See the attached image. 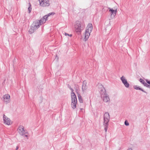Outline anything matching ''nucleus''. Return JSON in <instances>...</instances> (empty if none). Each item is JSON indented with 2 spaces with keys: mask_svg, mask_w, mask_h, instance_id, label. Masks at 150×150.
Here are the masks:
<instances>
[{
  "mask_svg": "<svg viewBox=\"0 0 150 150\" xmlns=\"http://www.w3.org/2000/svg\"><path fill=\"white\" fill-rule=\"evenodd\" d=\"M110 118L109 113L108 112H105L104 115L103 125L106 132H107L108 129V122L110 120Z\"/></svg>",
  "mask_w": 150,
  "mask_h": 150,
  "instance_id": "obj_1",
  "label": "nucleus"
},
{
  "mask_svg": "<svg viewBox=\"0 0 150 150\" xmlns=\"http://www.w3.org/2000/svg\"><path fill=\"white\" fill-rule=\"evenodd\" d=\"M87 28V29L86 30L85 34V39L86 41L88 39L90 35V33L93 29L92 24L90 23L88 24Z\"/></svg>",
  "mask_w": 150,
  "mask_h": 150,
  "instance_id": "obj_2",
  "label": "nucleus"
},
{
  "mask_svg": "<svg viewBox=\"0 0 150 150\" xmlns=\"http://www.w3.org/2000/svg\"><path fill=\"white\" fill-rule=\"evenodd\" d=\"M74 27L76 32L79 34L80 33L81 30H83L82 27L81 26V22L79 21L75 22Z\"/></svg>",
  "mask_w": 150,
  "mask_h": 150,
  "instance_id": "obj_3",
  "label": "nucleus"
},
{
  "mask_svg": "<svg viewBox=\"0 0 150 150\" xmlns=\"http://www.w3.org/2000/svg\"><path fill=\"white\" fill-rule=\"evenodd\" d=\"M71 106L73 109L76 108V105L77 103V100L76 96L74 93H72L71 94Z\"/></svg>",
  "mask_w": 150,
  "mask_h": 150,
  "instance_id": "obj_4",
  "label": "nucleus"
},
{
  "mask_svg": "<svg viewBox=\"0 0 150 150\" xmlns=\"http://www.w3.org/2000/svg\"><path fill=\"white\" fill-rule=\"evenodd\" d=\"M54 14V13L53 12L50 13H48L47 15L44 16L40 20H38V22L39 23V24H40V25H41L45 23L46 22V21L47 20V18L49 16L51 15H53Z\"/></svg>",
  "mask_w": 150,
  "mask_h": 150,
  "instance_id": "obj_5",
  "label": "nucleus"
},
{
  "mask_svg": "<svg viewBox=\"0 0 150 150\" xmlns=\"http://www.w3.org/2000/svg\"><path fill=\"white\" fill-rule=\"evenodd\" d=\"M40 3V5L42 7L49 6L50 4L48 0H39Z\"/></svg>",
  "mask_w": 150,
  "mask_h": 150,
  "instance_id": "obj_6",
  "label": "nucleus"
},
{
  "mask_svg": "<svg viewBox=\"0 0 150 150\" xmlns=\"http://www.w3.org/2000/svg\"><path fill=\"white\" fill-rule=\"evenodd\" d=\"M120 79L124 86L126 88H128L129 86V84L127 82V79L125 77L122 76L120 78Z\"/></svg>",
  "mask_w": 150,
  "mask_h": 150,
  "instance_id": "obj_7",
  "label": "nucleus"
},
{
  "mask_svg": "<svg viewBox=\"0 0 150 150\" xmlns=\"http://www.w3.org/2000/svg\"><path fill=\"white\" fill-rule=\"evenodd\" d=\"M24 128L23 126L20 125L18 129V131L19 133L21 135H23L26 133L24 129Z\"/></svg>",
  "mask_w": 150,
  "mask_h": 150,
  "instance_id": "obj_8",
  "label": "nucleus"
},
{
  "mask_svg": "<svg viewBox=\"0 0 150 150\" xmlns=\"http://www.w3.org/2000/svg\"><path fill=\"white\" fill-rule=\"evenodd\" d=\"M3 120L4 123L8 125L11 124V121L10 119L8 117L5 115H3Z\"/></svg>",
  "mask_w": 150,
  "mask_h": 150,
  "instance_id": "obj_9",
  "label": "nucleus"
},
{
  "mask_svg": "<svg viewBox=\"0 0 150 150\" xmlns=\"http://www.w3.org/2000/svg\"><path fill=\"white\" fill-rule=\"evenodd\" d=\"M100 97H102L103 96L107 94L106 93V91L104 88L103 86L102 85L100 86Z\"/></svg>",
  "mask_w": 150,
  "mask_h": 150,
  "instance_id": "obj_10",
  "label": "nucleus"
},
{
  "mask_svg": "<svg viewBox=\"0 0 150 150\" xmlns=\"http://www.w3.org/2000/svg\"><path fill=\"white\" fill-rule=\"evenodd\" d=\"M40 25L38 22V21H35L32 24V26L36 30L39 28Z\"/></svg>",
  "mask_w": 150,
  "mask_h": 150,
  "instance_id": "obj_11",
  "label": "nucleus"
},
{
  "mask_svg": "<svg viewBox=\"0 0 150 150\" xmlns=\"http://www.w3.org/2000/svg\"><path fill=\"white\" fill-rule=\"evenodd\" d=\"M101 98L105 102H108L110 100L109 96L107 94L101 97Z\"/></svg>",
  "mask_w": 150,
  "mask_h": 150,
  "instance_id": "obj_12",
  "label": "nucleus"
},
{
  "mask_svg": "<svg viewBox=\"0 0 150 150\" xmlns=\"http://www.w3.org/2000/svg\"><path fill=\"white\" fill-rule=\"evenodd\" d=\"M4 101L6 102H8L10 100V96L6 94L3 96Z\"/></svg>",
  "mask_w": 150,
  "mask_h": 150,
  "instance_id": "obj_13",
  "label": "nucleus"
},
{
  "mask_svg": "<svg viewBox=\"0 0 150 150\" xmlns=\"http://www.w3.org/2000/svg\"><path fill=\"white\" fill-rule=\"evenodd\" d=\"M108 9H110L109 11L111 12V16L115 17L116 16L117 12V9L114 10L110 8H108Z\"/></svg>",
  "mask_w": 150,
  "mask_h": 150,
  "instance_id": "obj_14",
  "label": "nucleus"
},
{
  "mask_svg": "<svg viewBox=\"0 0 150 150\" xmlns=\"http://www.w3.org/2000/svg\"><path fill=\"white\" fill-rule=\"evenodd\" d=\"M87 88V86L86 85V83L83 81L82 87V91H84Z\"/></svg>",
  "mask_w": 150,
  "mask_h": 150,
  "instance_id": "obj_15",
  "label": "nucleus"
},
{
  "mask_svg": "<svg viewBox=\"0 0 150 150\" xmlns=\"http://www.w3.org/2000/svg\"><path fill=\"white\" fill-rule=\"evenodd\" d=\"M134 89L136 90H140L146 93L145 91L143 90L141 88L139 87V86H134Z\"/></svg>",
  "mask_w": 150,
  "mask_h": 150,
  "instance_id": "obj_16",
  "label": "nucleus"
},
{
  "mask_svg": "<svg viewBox=\"0 0 150 150\" xmlns=\"http://www.w3.org/2000/svg\"><path fill=\"white\" fill-rule=\"evenodd\" d=\"M36 30L34 28H33L32 26L31 27L30 29L29 30V32L30 34L34 33V31L35 30Z\"/></svg>",
  "mask_w": 150,
  "mask_h": 150,
  "instance_id": "obj_17",
  "label": "nucleus"
},
{
  "mask_svg": "<svg viewBox=\"0 0 150 150\" xmlns=\"http://www.w3.org/2000/svg\"><path fill=\"white\" fill-rule=\"evenodd\" d=\"M78 97L79 102L80 103H82L83 102V100L80 94L78 95Z\"/></svg>",
  "mask_w": 150,
  "mask_h": 150,
  "instance_id": "obj_18",
  "label": "nucleus"
},
{
  "mask_svg": "<svg viewBox=\"0 0 150 150\" xmlns=\"http://www.w3.org/2000/svg\"><path fill=\"white\" fill-rule=\"evenodd\" d=\"M139 81H140V82L141 83H142V84H143L144 86L145 85V84H146V83L145 82L144 80L142 79H141V78L140 79H139Z\"/></svg>",
  "mask_w": 150,
  "mask_h": 150,
  "instance_id": "obj_19",
  "label": "nucleus"
},
{
  "mask_svg": "<svg viewBox=\"0 0 150 150\" xmlns=\"http://www.w3.org/2000/svg\"><path fill=\"white\" fill-rule=\"evenodd\" d=\"M29 4L30 6H29V7L28 8V13H30V12H31V11L32 8H31V5L30 4V3H29Z\"/></svg>",
  "mask_w": 150,
  "mask_h": 150,
  "instance_id": "obj_20",
  "label": "nucleus"
},
{
  "mask_svg": "<svg viewBox=\"0 0 150 150\" xmlns=\"http://www.w3.org/2000/svg\"><path fill=\"white\" fill-rule=\"evenodd\" d=\"M68 88H69L72 91L71 93V94L72 93H74L73 92L74 90L71 87L70 85L69 84H68Z\"/></svg>",
  "mask_w": 150,
  "mask_h": 150,
  "instance_id": "obj_21",
  "label": "nucleus"
},
{
  "mask_svg": "<svg viewBox=\"0 0 150 150\" xmlns=\"http://www.w3.org/2000/svg\"><path fill=\"white\" fill-rule=\"evenodd\" d=\"M125 124L126 126H128L129 125V123L126 120L125 122Z\"/></svg>",
  "mask_w": 150,
  "mask_h": 150,
  "instance_id": "obj_22",
  "label": "nucleus"
},
{
  "mask_svg": "<svg viewBox=\"0 0 150 150\" xmlns=\"http://www.w3.org/2000/svg\"><path fill=\"white\" fill-rule=\"evenodd\" d=\"M144 86L150 88V85L148 84L147 83L145 84V85Z\"/></svg>",
  "mask_w": 150,
  "mask_h": 150,
  "instance_id": "obj_23",
  "label": "nucleus"
},
{
  "mask_svg": "<svg viewBox=\"0 0 150 150\" xmlns=\"http://www.w3.org/2000/svg\"><path fill=\"white\" fill-rule=\"evenodd\" d=\"M146 82L149 84L150 85V81H149L148 79L146 80Z\"/></svg>",
  "mask_w": 150,
  "mask_h": 150,
  "instance_id": "obj_24",
  "label": "nucleus"
},
{
  "mask_svg": "<svg viewBox=\"0 0 150 150\" xmlns=\"http://www.w3.org/2000/svg\"><path fill=\"white\" fill-rule=\"evenodd\" d=\"M64 34H65V35L66 36H67V35H69V34H67V33H64Z\"/></svg>",
  "mask_w": 150,
  "mask_h": 150,
  "instance_id": "obj_25",
  "label": "nucleus"
},
{
  "mask_svg": "<svg viewBox=\"0 0 150 150\" xmlns=\"http://www.w3.org/2000/svg\"><path fill=\"white\" fill-rule=\"evenodd\" d=\"M127 150H133L131 148H129L127 149Z\"/></svg>",
  "mask_w": 150,
  "mask_h": 150,
  "instance_id": "obj_26",
  "label": "nucleus"
},
{
  "mask_svg": "<svg viewBox=\"0 0 150 150\" xmlns=\"http://www.w3.org/2000/svg\"><path fill=\"white\" fill-rule=\"evenodd\" d=\"M24 136L25 137H28V135H25Z\"/></svg>",
  "mask_w": 150,
  "mask_h": 150,
  "instance_id": "obj_27",
  "label": "nucleus"
},
{
  "mask_svg": "<svg viewBox=\"0 0 150 150\" xmlns=\"http://www.w3.org/2000/svg\"><path fill=\"white\" fill-rule=\"evenodd\" d=\"M69 36L71 37L72 36V35H69Z\"/></svg>",
  "mask_w": 150,
  "mask_h": 150,
  "instance_id": "obj_28",
  "label": "nucleus"
},
{
  "mask_svg": "<svg viewBox=\"0 0 150 150\" xmlns=\"http://www.w3.org/2000/svg\"><path fill=\"white\" fill-rule=\"evenodd\" d=\"M18 149V147H17V148H16V149L17 150V149Z\"/></svg>",
  "mask_w": 150,
  "mask_h": 150,
  "instance_id": "obj_29",
  "label": "nucleus"
}]
</instances>
